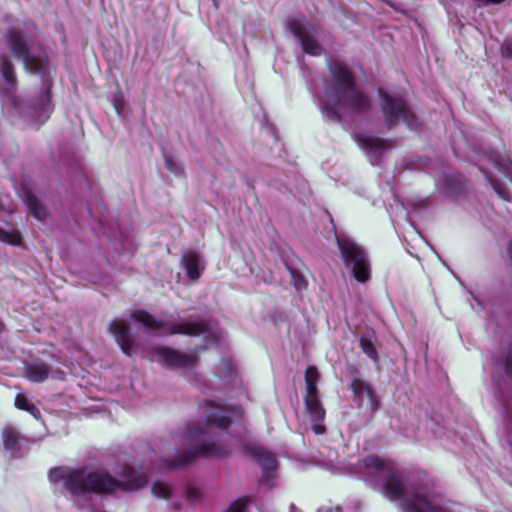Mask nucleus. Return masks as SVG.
<instances>
[{
    "label": "nucleus",
    "instance_id": "nucleus-1",
    "mask_svg": "<svg viewBox=\"0 0 512 512\" xmlns=\"http://www.w3.org/2000/svg\"><path fill=\"white\" fill-rule=\"evenodd\" d=\"M120 476L121 479L117 478L105 467L87 469L61 466L49 471V480L53 483L62 481L73 500L90 495L114 497L118 493L138 491L148 483L147 475L137 472L130 464L122 465Z\"/></svg>",
    "mask_w": 512,
    "mask_h": 512
},
{
    "label": "nucleus",
    "instance_id": "nucleus-2",
    "mask_svg": "<svg viewBox=\"0 0 512 512\" xmlns=\"http://www.w3.org/2000/svg\"><path fill=\"white\" fill-rule=\"evenodd\" d=\"M205 406L204 423L188 427L185 432V438L192 443V447L167 460L168 467H185L197 457L222 458L230 454L226 443L215 440L213 429L216 428L219 434L227 432L232 424L231 417L212 401H207Z\"/></svg>",
    "mask_w": 512,
    "mask_h": 512
},
{
    "label": "nucleus",
    "instance_id": "nucleus-3",
    "mask_svg": "<svg viewBox=\"0 0 512 512\" xmlns=\"http://www.w3.org/2000/svg\"><path fill=\"white\" fill-rule=\"evenodd\" d=\"M330 79L324 82V98L322 110L327 118L342 123V115L338 107H345L358 114L370 111L372 103L369 95L356 89L357 82L353 71L340 60L327 61Z\"/></svg>",
    "mask_w": 512,
    "mask_h": 512
},
{
    "label": "nucleus",
    "instance_id": "nucleus-4",
    "mask_svg": "<svg viewBox=\"0 0 512 512\" xmlns=\"http://www.w3.org/2000/svg\"><path fill=\"white\" fill-rule=\"evenodd\" d=\"M362 465L369 476L385 474L381 493L391 502L401 501L399 507L402 512H445L443 507L433 503L425 494L414 493L407 497L404 475L395 468L391 459L368 455L362 460Z\"/></svg>",
    "mask_w": 512,
    "mask_h": 512
},
{
    "label": "nucleus",
    "instance_id": "nucleus-5",
    "mask_svg": "<svg viewBox=\"0 0 512 512\" xmlns=\"http://www.w3.org/2000/svg\"><path fill=\"white\" fill-rule=\"evenodd\" d=\"M4 39L12 56L23 62L27 72L39 75L46 73L49 64L48 55L44 50L32 53V34L16 27H9Z\"/></svg>",
    "mask_w": 512,
    "mask_h": 512
},
{
    "label": "nucleus",
    "instance_id": "nucleus-6",
    "mask_svg": "<svg viewBox=\"0 0 512 512\" xmlns=\"http://www.w3.org/2000/svg\"><path fill=\"white\" fill-rule=\"evenodd\" d=\"M377 95L384 126L388 131L401 123L410 130H417L420 127L418 116L403 95L388 92L381 87L377 89Z\"/></svg>",
    "mask_w": 512,
    "mask_h": 512
},
{
    "label": "nucleus",
    "instance_id": "nucleus-7",
    "mask_svg": "<svg viewBox=\"0 0 512 512\" xmlns=\"http://www.w3.org/2000/svg\"><path fill=\"white\" fill-rule=\"evenodd\" d=\"M131 319L141 323L145 328L152 331L163 330L165 335H185L189 337H198L209 331V325L206 321L198 322H167L154 317L144 309L134 310L130 314Z\"/></svg>",
    "mask_w": 512,
    "mask_h": 512
},
{
    "label": "nucleus",
    "instance_id": "nucleus-8",
    "mask_svg": "<svg viewBox=\"0 0 512 512\" xmlns=\"http://www.w3.org/2000/svg\"><path fill=\"white\" fill-rule=\"evenodd\" d=\"M344 266L350 270L358 283H367L371 279V263L367 251L348 237L336 236Z\"/></svg>",
    "mask_w": 512,
    "mask_h": 512
},
{
    "label": "nucleus",
    "instance_id": "nucleus-9",
    "mask_svg": "<svg viewBox=\"0 0 512 512\" xmlns=\"http://www.w3.org/2000/svg\"><path fill=\"white\" fill-rule=\"evenodd\" d=\"M287 27L299 40L305 54L320 56L323 53V47L315 39V29L309 22L300 19H290L287 22Z\"/></svg>",
    "mask_w": 512,
    "mask_h": 512
},
{
    "label": "nucleus",
    "instance_id": "nucleus-10",
    "mask_svg": "<svg viewBox=\"0 0 512 512\" xmlns=\"http://www.w3.org/2000/svg\"><path fill=\"white\" fill-rule=\"evenodd\" d=\"M154 354L159 357L160 362L170 369L189 368L198 362L196 353H183L177 349L160 346L155 348Z\"/></svg>",
    "mask_w": 512,
    "mask_h": 512
},
{
    "label": "nucleus",
    "instance_id": "nucleus-11",
    "mask_svg": "<svg viewBox=\"0 0 512 512\" xmlns=\"http://www.w3.org/2000/svg\"><path fill=\"white\" fill-rule=\"evenodd\" d=\"M243 451L258 463L262 469L264 479H269L271 474L277 469V458L264 447L246 444L243 447Z\"/></svg>",
    "mask_w": 512,
    "mask_h": 512
},
{
    "label": "nucleus",
    "instance_id": "nucleus-12",
    "mask_svg": "<svg viewBox=\"0 0 512 512\" xmlns=\"http://www.w3.org/2000/svg\"><path fill=\"white\" fill-rule=\"evenodd\" d=\"M109 331L125 355L131 356L135 353L137 344L131 337L129 326L125 320L114 319L109 325Z\"/></svg>",
    "mask_w": 512,
    "mask_h": 512
},
{
    "label": "nucleus",
    "instance_id": "nucleus-13",
    "mask_svg": "<svg viewBox=\"0 0 512 512\" xmlns=\"http://www.w3.org/2000/svg\"><path fill=\"white\" fill-rule=\"evenodd\" d=\"M3 447L13 456L19 457L28 439L15 427L4 426L1 431Z\"/></svg>",
    "mask_w": 512,
    "mask_h": 512
},
{
    "label": "nucleus",
    "instance_id": "nucleus-14",
    "mask_svg": "<svg viewBox=\"0 0 512 512\" xmlns=\"http://www.w3.org/2000/svg\"><path fill=\"white\" fill-rule=\"evenodd\" d=\"M351 390L354 397L361 399L364 395L367 397L371 411L377 412L381 407V401L378 399L372 386L361 378H354L351 382Z\"/></svg>",
    "mask_w": 512,
    "mask_h": 512
},
{
    "label": "nucleus",
    "instance_id": "nucleus-15",
    "mask_svg": "<svg viewBox=\"0 0 512 512\" xmlns=\"http://www.w3.org/2000/svg\"><path fill=\"white\" fill-rule=\"evenodd\" d=\"M356 141L367 153L383 152L390 150L393 147L389 139L376 136L357 135Z\"/></svg>",
    "mask_w": 512,
    "mask_h": 512
},
{
    "label": "nucleus",
    "instance_id": "nucleus-16",
    "mask_svg": "<svg viewBox=\"0 0 512 512\" xmlns=\"http://www.w3.org/2000/svg\"><path fill=\"white\" fill-rule=\"evenodd\" d=\"M50 370V366L44 361H36L25 367V374L31 382L42 383L47 380Z\"/></svg>",
    "mask_w": 512,
    "mask_h": 512
},
{
    "label": "nucleus",
    "instance_id": "nucleus-17",
    "mask_svg": "<svg viewBox=\"0 0 512 512\" xmlns=\"http://www.w3.org/2000/svg\"><path fill=\"white\" fill-rule=\"evenodd\" d=\"M0 75L9 88L16 89L18 79L15 66L7 55L0 56Z\"/></svg>",
    "mask_w": 512,
    "mask_h": 512
},
{
    "label": "nucleus",
    "instance_id": "nucleus-18",
    "mask_svg": "<svg viewBox=\"0 0 512 512\" xmlns=\"http://www.w3.org/2000/svg\"><path fill=\"white\" fill-rule=\"evenodd\" d=\"M199 256L196 252L190 251L182 256V263L190 280L196 281L201 276L199 268Z\"/></svg>",
    "mask_w": 512,
    "mask_h": 512
},
{
    "label": "nucleus",
    "instance_id": "nucleus-19",
    "mask_svg": "<svg viewBox=\"0 0 512 512\" xmlns=\"http://www.w3.org/2000/svg\"><path fill=\"white\" fill-rule=\"evenodd\" d=\"M305 408L313 422H323L326 416L325 409L321 405L319 396L304 398Z\"/></svg>",
    "mask_w": 512,
    "mask_h": 512
},
{
    "label": "nucleus",
    "instance_id": "nucleus-20",
    "mask_svg": "<svg viewBox=\"0 0 512 512\" xmlns=\"http://www.w3.org/2000/svg\"><path fill=\"white\" fill-rule=\"evenodd\" d=\"M27 205L29 208V213L36 219L44 220L48 216V211L45 206H43L37 197L32 193H28L27 195Z\"/></svg>",
    "mask_w": 512,
    "mask_h": 512
},
{
    "label": "nucleus",
    "instance_id": "nucleus-21",
    "mask_svg": "<svg viewBox=\"0 0 512 512\" xmlns=\"http://www.w3.org/2000/svg\"><path fill=\"white\" fill-rule=\"evenodd\" d=\"M359 346H360L362 352L364 354H366V356L369 359H371L375 363H377L379 361L378 351H377L375 344L371 338L362 335L359 339Z\"/></svg>",
    "mask_w": 512,
    "mask_h": 512
},
{
    "label": "nucleus",
    "instance_id": "nucleus-22",
    "mask_svg": "<svg viewBox=\"0 0 512 512\" xmlns=\"http://www.w3.org/2000/svg\"><path fill=\"white\" fill-rule=\"evenodd\" d=\"M0 242L12 245V246H21L22 245V235L19 231H6L0 227Z\"/></svg>",
    "mask_w": 512,
    "mask_h": 512
},
{
    "label": "nucleus",
    "instance_id": "nucleus-23",
    "mask_svg": "<svg viewBox=\"0 0 512 512\" xmlns=\"http://www.w3.org/2000/svg\"><path fill=\"white\" fill-rule=\"evenodd\" d=\"M252 503L250 496H242L232 501L226 512H247L248 506Z\"/></svg>",
    "mask_w": 512,
    "mask_h": 512
},
{
    "label": "nucleus",
    "instance_id": "nucleus-24",
    "mask_svg": "<svg viewBox=\"0 0 512 512\" xmlns=\"http://www.w3.org/2000/svg\"><path fill=\"white\" fill-rule=\"evenodd\" d=\"M152 493L162 499H168L171 495V489L168 484L162 481H155L151 487Z\"/></svg>",
    "mask_w": 512,
    "mask_h": 512
},
{
    "label": "nucleus",
    "instance_id": "nucleus-25",
    "mask_svg": "<svg viewBox=\"0 0 512 512\" xmlns=\"http://www.w3.org/2000/svg\"><path fill=\"white\" fill-rule=\"evenodd\" d=\"M289 272L291 276L292 285L297 290H304L307 288V280L298 270L289 267Z\"/></svg>",
    "mask_w": 512,
    "mask_h": 512
},
{
    "label": "nucleus",
    "instance_id": "nucleus-26",
    "mask_svg": "<svg viewBox=\"0 0 512 512\" xmlns=\"http://www.w3.org/2000/svg\"><path fill=\"white\" fill-rule=\"evenodd\" d=\"M51 98H52L51 87L49 86V87H47L46 92H45V102L41 106V113L44 115L42 123L45 122L49 118L51 112L54 109Z\"/></svg>",
    "mask_w": 512,
    "mask_h": 512
},
{
    "label": "nucleus",
    "instance_id": "nucleus-27",
    "mask_svg": "<svg viewBox=\"0 0 512 512\" xmlns=\"http://www.w3.org/2000/svg\"><path fill=\"white\" fill-rule=\"evenodd\" d=\"M185 494L188 502L191 504H195L202 498V493L200 489L192 484L187 485Z\"/></svg>",
    "mask_w": 512,
    "mask_h": 512
},
{
    "label": "nucleus",
    "instance_id": "nucleus-28",
    "mask_svg": "<svg viewBox=\"0 0 512 512\" xmlns=\"http://www.w3.org/2000/svg\"><path fill=\"white\" fill-rule=\"evenodd\" d=\"M503 367L505 373L512 377V343H510L506 348V353L503 359Z\"/></svg>",
    "mask_w": 512,
    "mask_h": 512
},
{
    "label": "nucleus",
    "instance_id": "nucleus-29",
    "mask_svg": "<svg viewBox=\"0 0 512 512\" xmlns=\"http://www.w3.org/2000/svg\"><path fill=\"white\" fill-rule=\"evenodd\" d=\"M319 376L320 374L317 367L309 365L305 371V383H317L319 380Z\"/></svg>",
    "mask_w": 512,
    "mask_h": 512
},
{
    "label": "nucleus",
    "instance_id": "nucleus-30",
    "mask_svg": "<svg viewBox=\"0 0 512 512\" xmlns=\"http://www.w3.org/2000/svg\"><path fill=\"white\" fill-rule=\"evenodd\" d=\"M14 405L17 409L26 411L32 403L29 402L28 398L24 394H17L15 397Z\"/></svg>",
    "mask_w": 512,
    "mask_h": 512
},
{
    "label": "nucleus",
    "instance_id": "nucleus-31",
    "mask_svg": "<svg viewBox=\"0 0 512 512\" xmlns=\"http://www.w3.org/2000/svg\"><path fill=\"white\" fill-rule=\"evenodd\" d=\"M500 53L504 58L512 60V39H506L501 44Z\"/></svg>",
    "mask_w": 512,
    "mask_h": 512
},
{
    "label": "nucleus",
    "instance_id": "nucleus-32",
    "mask_svg": "<svg viewBox=\"0 0 512 512\" xmlns=\"http://www.w3.org/2000/svg\"><path fill=\"white\" fill-rule=\"evenodd\" d=\"M315 398L318 397L317 383L309 382L306 383V395L304 398Z\"/></svg>",
    "mask_w": 512,
    "mask_h": 512
},
{
    "label": "nucleus",
    "instance_id": "nucleus-33",
    "mask_svg": "<svg viewBox=\"0 0 512 512\" xmlns=\"http://www.w3.org/2000/svg\"><path fill=\"white\" fill-rule=\"evenodd\" d=\"M164 162H165L166 168L169 171L174 172V173L178 172L179 167H178V165L176 164V162L172 158H170L168 156H165L164 157Z\"/></svg>",
    "mask_w": 512,
    "mask_h": 512
},
{
    "label": "nucleus",
    "instance_id": "nucleus-34",
    "mask_svg": "<svg viewBox=\"0 0 512 512\" xmlns=\"http://www.w3.org/2000/svg\"><path fill=\"white\" fill-rule=\"evenodd\" d=\"M25 412H28L31 416H33L36 420L41 419V412L38 407L32 404Z\"/></svg>",
    "mask_w": 512,
    "mask_h": 512
},
{
    "label": "nucleus",
    "instance_id": "nucleus-35",
    "mask_svg": "<svg viewBox=\"0 0 512 512\" xmlns=\"http://www.w3.org/2000/svg\"><path fill=\"white\" fill-rule=\"evenodd\" d=\"M491 183H492V186H493L494 190L496 191V193L503 199H507L505 192L502 188V185L497 181H492Z\"/></svg>",
    "mask_w": 512,
    "mask_h": 512
},
{
    "label": "nucleus",
    "instance_id": "nucleus-36",
    "mask_svg": "<svg viewBox=\"0 0 512 512\" xmlns=\"http://www.w3.org/2000/svg\"><path fill=\"white\" fill-rule=\"evenodd\" d=\"M505 0H476L478 7H484L490 4H500L504 2Z\"/></svg>",
    "mask_w": 512,
    "mask_h": 512
},
{
    "label": "nucleus",
    "instance_id": "nucleus-37",
    "mask_svg": "<svg viewBox=\"0 0 512 512\" xmlns=\"http://www.w3.org/2000/svg\"><path fill=\"white\" fill-rule=\"evenodd\" d=\"M315 434H324L326 431L325 426L322 424V422H315L312 427Z\"/></svg>",
    "mask_w": 512,
    "mask_h": 512
},
{
    "label": "nucleus",
    "instance_id": "nucleus-38",
    "mask_svg": "<svg viewBox=\"0 0 512 512\" xmlns=\"http://www.w3.org/2000/svg\"><path fill=\"white\" fill-rule=\"evenodd\" d=\"M317 512H341L340 506L320 508Z\"/></svg>",
    "mask_w": 512,
    "mask_h": 512
}]
</instances>
